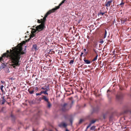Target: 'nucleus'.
I'll list each match as a JSON object with an SVG mask.
<instances>
[{"instance_id":"1","label":"nucleus","mask_w":131,"mask_h":131,"mask_svg":"<svg viewBox=\"0 0 131 131\" xmlns=\"http://www.w3.org/2000/svg\"><path fill=\"white\" fill-rule=\"evenodd\" d=\"M13 50L10 49V51L8 50L6 51V53L8 54L7 58H9L13 63L12 66L14 68L15 66L19 65L20 59L21 55L25 53V50H23V48L21 46H18L13 48Z\"/></svg>"},{"instance_id":"2","label":"nucleus","mask_w":131,"mask_h":131,"mask_svg":"<svg viewBox=\"0 0 131 131\" xmlns=\"http://www.w3.org/2000/svg\"><path fill=\"white\" fill-rule=\"evenodd\" d=\"M66 0H63L62 2L59 4L58 6H56L55 8H53L52 9L49 10L46 14L44 17L43 19H41L42 20V24L45 25V22L46 20V18L51 13L54 12L57 9H59L60 8V6L63 3H64Z\"/></svg>"},{"instance_id":"3","label":"nucleus","mask_w":131,"mask_h":131,"mask_svg":"<svg viewBox=\"0 0 131 131\" xmlns=\"http://www.w3.org/2000/svg\"><path fill=\"white\" fill-rule=\"evenodd\" d=\"M36 26V25H35L33 26V28L35 27V29H32V31H31L32 33H35L38 31L37 32V33L38 32L43 30L45 27V25L42 24H41L35 27Z\"/></svg>"},{"instance_id":"4","label":"nucleus","mask_w":131,"mask_h":131,"mask_svg":"<svg viewBox=\"0 0 131 131\" xmlns=\"http://www.w3.org/2000/svg\"><path fill=\"white\" fill-rule=\"evenodd\" d=\"M73 103V102L72 101L71 103L70 104L65 103L61 105V110L63 111H66L70 109L72 106V105Z\"/></svg>"},{"instance_id":"5","label":"nucleus","mask_w":131,"mask_h":131,"mask_svg":"<svg viewBox=\"0 0 131 131\" xmlns=\"http://www.w3.org/2000/svg\"><path fill=\"white\" fill-rule=\"evenodd\" d=\"M123 98V95L122 93H120L116 95V99L119 101L122 99Z\"/></svg>"},{"instance_id":"6","label":"nucleus","mask_w":131,"mask_h":131,"mask_svg":"<svg viewBox=\"0 0 131 131\" xmlns=\"http://www.w3.org/2000/svg\"><path fill=\"white\" fill-rule=\"evenodd\" d=\"M59 126L60 127H63L65 128L67 127V124L66 123L63 122L60 124L59 125Z\"/></svg>"},{"instance_id":"7","label":"nucleus","mask_w":131,"mask_h":131,"mask_svg":"<svg viewBox=\"0 0 131 131\" xmlns=\"http://www.w3.org/2000/svg\"><path fill=\"white\" fill-rule=\"evenodd\" d=\"M112 2V0H111L108 1L106 3L105 6H106L107 7H109Z\"/></svg>"},{"instance_id":"8","label":"nucleus","mask_w":131,"mask_h":131,"mask_svg":"<svg viewBox=\"0 0 131 131\" xmlns=\"http://www.w3.org/2000/svg\"><path fill=\"white\" fill-rule=\"evenodd\" d=\"M41 99L42 100H44V101L46 102L49 101V99L48 98L44 95L42 96V97Z\"/></svg>"},{"instance_id":"9","label":"nucleus","mask_w":131,"mask_h":131,"mask_svg":"<svg viewBox=\"0 0 131 131\" xmlns=\"http://www.w3.org/2000/svg\"><path fill=\"white\" fill-rule=\"evenodd\" d=\"M32 49V50H34L35 51H37V50H38L37 46V45L36 44L33 45Z\"/></svg>"},{"instance_id":"10","label":"nucleus","mask_w":131,"mask_h":131,"mask_svg":"<svg viewBox=\"0 0 131 131\" xmlns=\"http://www.w3.org/2000/svg\"><path fill=\"white\" fill-rule=\"evenodd\" d=\"M41 90H47L49 89V86H45L42 87L41 88Z\"/></svg>"},{"instance_id":"11","label":"nucleus","mask_w":131,"mask_h":131,"mask_svg":"<svg viewBox=\"0 0 131 131\" xmlns=\"http://www.w3.org/2000/svg\"><path fill=\"white\" fill-rule=\"evenodd\" d=\"M47 108H50L51 106V104L50 103L49 101L47 102Z\"/></svg>"},{"instance_id":"12","label":"nucleus","mask_w":131,"mask_h":131,"mask_svg":"<svg viewBox=\"0 0 131 131\" xmlns=\"http://www.w3.org/2000/svg\"><path fill=\"white\" fill-rule=\"evenodd\" d=\"M121 23L123 24H124L125 22L127 21V19L126 18L125 19L122 18L121 19Z\"/></svg>"},{"instance_id":"13","label":"nucleus","mask_w":131,"mask_h":131,"mask_svg":"<svg viewBox=\"0 0 131 131\" xmlns=\"http://www.w3.org/2000/svg\"><path fill=\"white\" fill-rule=\"evenodd\" d=\"M85 63L87 64H89L91 63V62L88 60H86L85 58L83 59Z\"/></svg>"},{"instance_id":"14","label":"nucleus","mask_w":131,"mask_h":131,"mask_svg":"<svg viewBox=\"0 0 131 131\" xmlns=\"http://www.w3.org/2000/svg\"><path fill=\"white\" fill-rule=\"evenodd\" d=\"M39 114L37 113V115L34 116L33 118L34 119H37L39 118Z\"/></svg>"},{"instance_id":"15","label":"nucleus","mask_w":131,"mask_h":131,"mask_svg":"<svg viewBox=\"0 0 131 131\" xmlns=\"http://www.w3.org/2000/svg\"><path fill=\"white\" fill-rule=\"evenodd\" d=\"M48 90H45V91H41V93H43L44 94H46L47 95H48V93L47 92V91H48Z\"/></svg>"},{"instance_id":"16","label":"nucleus","mask_w":131,"mask_h":131,"mask_svg":"<svg viewBox=\"0 0 131 131\" xmlns=\"http://www.w3.org/2000/svg\"><path fill=\"white\" fill-rule=\"evenodd\" d=\"M93 46L94 47L96 48L97 45V42L96 41H94L93 42Z\"/></svg>"},{"instance_id":"17","label":"nucleus","mask_w":131,"mask_h":131,"mask_svg":"<svg viewBox=\"0 0 131 131\" xmlns=\"http://www.w3.org/2000/svg\"><path fill=\"white\" fill-rule=\"evenodd\" d=\"M2 104H4L5 102L6 101V100L4 99V97L3 96L2 97Z\"/></svg>"},{"instance_id":"18","label":"nucleus","mask_w":131,"mask_h":131,"mask_svg":"<svg viewBox=\"0 0 131 131\" xmlns=\"http://www.w3.org/2000/svg\"><path fill=\"white\" fill-rule=\"evenodd\" d=\"M8 56V54L6 53H5L3 54V55L2 56V58H4L5 57H6L7 58V56Z\"/></svg>"},{"instance_id":"19","label":"nucleus","mask_w":131,"mask_h":131,"mask_svg":"<svg viewBox=\"0 0 131 131\" xmlns=\"http://www.w3.org/2000/svg\"><path fill=\"white\" fill-rule=\"evenodd\" d=\"M28 91L30 94H32L34 92V90H31L29 89L28 90Z\"/></svg>"},{"instance_id":"20","label":"nucleus","mask_w":131,"mask_h":131,"mask_svg":"<svg viewBox=\"0 0 131 131\" xmlns=\"http://www.w3.org/2000/svg\"><path fill=\"white\" fill-rule=\"evenodd\" d=\"M97 56H98V55H97H97H96V56L92 60V61H95L97 59Z\"/></svg>"},{"instance_id":"21","label":"nucleus","mask_w":131,"mask_h":131,"mask_svg":"<svg viewBox=\"0 0 131 131\" xmlns=\"http://www.w3.org/2000/svg\"><path fill=\"white\" fill-rule=\"evenodd\" d=\"M123 1L122 0V1L121 3L119 4L121 6V7H123V5H124V3L123 2Z\"/></svg>"},{"instance_id":"22","label":"nucleus","mask_w":131,"mask_h":131,"mask_svg":"<svg viewBox=\"0 0 131 131\" xmlns=\"http://www.w3.org/2000/svg\"><path fill=\"white\" fill-rule=\"evenodd\" d=\"M74 61V60H71L69 62V63L70 64H73Z\"/></svg>"},{"instance_id":"23","label":"nucleus","mask_w":131,"mask_h":131,"mask_svg":"<svg viewBox=\"0 0 131 131\" xmlns=\"http://www.w3.org/2000/svg\"><path fill=\"white\" fill-rule=\"evenodd\" d=\"M50 52H51V53H52H52H55V51H53V50L52 49H49V52L50 53Z\"/></svg>"},{"instance_id":"24","label":"nucleus","mask_w":131,"mask_h":131,"mask_svg":"<svg viewBox=\"0 0 131 131\" xmlns=\"http://www.w3.org/2000/svg\"><path fill=\"white\" fill-rule=\"evenodd\" d=\"M73 119L72 118H71L69 119V121H70L71 124H72V122L73 121Z\"/></svg>"},{"instance_id":"25","label":"nucleus","mask_w":131,"mask_h":131,"mask_svg":"<svg viewBox=\"0 0 131 131\" xmlns=\"http://www.w3.org/2000/svg\"><path fill=\"white\" fill-rule=\"evenodd\" d=\"M64 117L65 119H66L69 118V116L68 115H66L64 116Z\"/></svg>"},{"instance_id":"26","label":"nucleus","mask_w":131,"mask_h":131,"mask_svg":"<svg viewBox=\"0 0 131 131\" xmlns=\"http://www.w3.org/2000/svg\"><path fill=\"white\" fill-rule=\"evenodd\" d=\"M96 121V120H93L90 121V123L92 124L94 123Z\"/></svg>"},{"instance_id":"27","label":"nucleus","mask_w":131,"mask_h":131,"mask_svg":"<svg viewBox=\"0 0 131 131\" xmlns=\"http://www.w3.org/2000/svg\"><path fill=\"white\" fill-rule=\"evenodd\" d=\"M95 126H93L91 128V130H94L95 129Z\"/></svg>"},{"instance_id":"28","label":"nucleus","mask_w":131,"mask_h":131,"mask_svg":"<svg viewBox=\"0 0 131 131\" xmlns=\"http://www.w3.org/2000/svg\"><path fill=\"white\" fill-rule=\"evenodd\" d=\"M34 89L36 91H37L38 90V88L37 87H36Z\"/></svg>"},{"instance_id":"29","label":"nucleus","mask_w":131,"mask_h":131,"mask_svg":"<svg viewBox=\"0 0 131 131\" xmlns=\"http://www.w3.org/2000/svg\"><path fill=\"white\" fill-rule=\"evenodd\" d=\"M105 13H102L101 12H100L99 14L98 15L99 16L100 15H103Z\"/></svg>"},{"instance_id":"30","label":"nucleus","mask_w":131,"mask_h":131,"mask_svg":"<svg viewBox=\"0 0 131 131\" xmlns=\"http://www.w3.org/2000/svg\"><path fill=\"white\" fill-rule=\"evenodd\" d=\"M107 33L106 31V30H105V34H104V38H105L106 37V36Z\"/></svg>"},{"instance_id":"31","label":"nucleus","mask_w":131,"mask_h":131,"mask_svg":"<svg viewBox=\"0 0 131 131\" xmlns=\"http://www.w3.org/2000/svg\"><path fill=\"white\" fill-rule=\"evenodd\" d=\"M92 124L90 122V123L87 127L86 129H87L89 128L91 126Z\"/></svg>"},{"instance_id":"32","label":"nucleus","mask_w":131,"mask_h":131,"mask_svg":"<svg viewBox=\"0 0 131 131\" xmlns=\"http://www.w3.org/2000/svg\"><path fill=\"white\" fill-rule=\"evenodd\" d=\"M42 20H41H41H40L39 19H38L37 22L39 23H41V24H42Z\"/></svg>"},{"instance_id":"33","label":"nucleus","mask_w":131,"mask_h":131,"mask_svg":"<svg viewBox=\"0 0 131 131\" xmlns=\"http://www.w3.org/2000/svg\"><path fill=\"white\" fill-rule=\"evenodd\" d=\"M42 94V93H41V91L39 93H36V95L37 96H38V95H41Z\"/></svg>"},{"instance_id":"34","label":"nucleus","mask_w":131,"mask_h":131,"mask_svg":"<svg viewBox=\"0 0 131 131\" xmlns=\"http://www.w3.org/2000/svg\"><path fill=\"white\" fill-rule=\"evenodd\" d=\"M4 86L2 85L1 86V89L2 90V91H3V88L4 87Z\"/></svg>"},{"instance_id":"35","label":"nucleus","mask_w":131,"mask_h":131,"mask_svg":"<svg viewBox=\"0 0 131 131\" xmlns=\"http://www.w3.org/2000/svg\"><path fill=\"white\" fill-rule=\"evenodd\" d=\"M11 117H12V118H14L15 117L12 114H11Z\"/></svg>"},{"instance_id":"36","label":"nucleus","mask_w":131,"mask_h":131,"mask_svg":"<svg viewBox=\"0 0 131 131\" xmlns=\"http://www.w3.org/2000/svg\"><path fill=\"white\" fill-rule=\"evenodd\" d=\"M33 33H32L33 34ZM35 36V35L34 34H32L30 36V38L31 37H33Z\"/></svg>"},{"instance_id":"37","label":"nucleus","mask_w":131,"mask_h":131,"mask_svg":"<svg viewBox=\"0 0 131 131\" xmlns=\"http://www.w3.org/2000/svg\"><path fill=\"white\" fill-rule=\"evenodd\" d=\"M43 69H44V70H47V67H44L43 68Z\"/></svg>"},{"instance_id":"38","label":"nucleus","mask_w":131,"mask_h":131,"mask_svg":"<svg viewBox=\"0 0 131 131\" xmlns=\"http://www.w3.org/2000/svg\"><path fill=\"white\" fill-rule=\"evenodd\" d=\"M4 59V58H3L2 57H1L0 58V61H2L3 59Z\"/></svg>"},{"instance_id":"39","label":"nucleus","mask_w":131,"mask_h":131,"mask_svg":"<svg viewBox=\"0 0 131 131\" xmlns=\"http://www.w3.org/2000/svg\"><path fill=\"white\" fill-rule=\"evenodd\" d=\"M83 54V52H82L80 56V57L81 58L82 57V55Z\"/></svg>"},{"instance_id":"40","label":"nucleus","mask_w":131,"mask_h":131,"mask_svg":"<svg viewBox=\"0 0 131 131\" xmlns=\"http://www.w3.org/2000/svg\"><path fill=\"white\" fill-rule=\"evenodd\" d=\"M104 42V41L103 40H102L100 41V42L101 43H103Z\"/></svg>"},{"instance_id":"41","label":"nucleus","mask_w":131,"mask_h":131,"mask_svg":"<svg viewBox=\"0 0 131 131\" xmlns=\"http://www.w3.org/2000/svg\"><path fill=\"white\" fill-rule=\"evenodd\" d=\"M82 121V119H80V123H81Z\"/></svg>"},{"instance_id":"42","label":"nucleus","mask_w":131,"mask_h":131,"mask_svg":"<svg viewBox=\"0 0 131 131\" xmlns=\"http://www.w3.org/2000/svg\"><path fill=\"white\" fill-rule=\"evenodd\" d=\"M87 38H88L89 39L90 38V37H89V36H87Z\"/></svg>"},{"instance_id":"43","label":"nucleus","mask_w":131,"mask_h":131,"mask_svg":"<svg viewBox=\"0 0 131 131\" xmlns=\"http://www.w3.org/2000/svg\"><path fill=\"white\" fill-rule=\"evenodd\" d=\"M83 50L84 52H85L86 51V49H84Z\"/></svg>"},{"instance_id":"44","label":"nucleus","mask_w":131,"mask_h":131,"mask_svg":"<svg viewBox=\"0 0 131 131\" xmlns=\"http://www.w3.org/2000/svg\"><path fill=\"white\" fill-rule=\"evenodd\" d=\"M94 52L96 54V55H97V51H95Z\"/></svg>"},{"instance_id":"45","label":"nucleus","mask_w":131,"mask_h":131,"mask_svg":"<svg viewBox=\"0 0 131 131\" xmlns=\"http://www.w3.org/2000/svg\"><path fill=\"white\" fill-rule=\"evenodd\" d=\"M7 103V104H8V105H10V103H8H8Z\"/></svg>"},{"instance_id":"46","label":"nucleus","mask_w":131,"mask_h":131,"mask_svg":"<svg viewBox=\"0 0 131 131\" xmlns=\"http://www.w3.org/2000/svg\"><path fill=\"white\" fill-rule=\"evenodd\" d=\"M16 97H17V98H18V99H19V98L18 95L17 96H16Z\"/></svg>"},{"instance_id":"47","label":"nucleus","mask_w":131,"mask_h":131,"mask_svg":"<svg viewBox=\"0 0 131 131\" xmlns=\"http://www.w3.org/2000/svg\"><path fill=\"white\" fill-rule=\"evenodd\" d=\"M1 82L2 83H4V84H5V82H2V81H1Z\"/></svg>"},{"instance_id":"48","label":"nucleus","mask_w":131,"mask_h":131,"mask_svg":"<svg viewBox=\"0 0 131 131\" xmlns=\"http://www.w3.org/2000/svg\"><path fill=\"white\" fill-rule=\"evenodd\" d=\"M109 91H110L109 90H107V92L108 93V92H109Z\"/></svg>"},{"instance_id":"49","label":"nucleus","mask_w":131,"mask_h":131,"mask_svg":"<svg viewBox=\"0 0 131 131\" xmlns=\"http://www.w3.org/2000/svg\"><path fill=\"white\" fill-rule=\"evenodd\" d=\"M66 131H69V130H68V129H66Z\"/></svg>"},{"instance_id":"50","label":"nucleus","mask_w":131,"mask_h":131,"mask_svg":"<svg viewBox=\"0 0 131 131\" xmlns=\"http://www.w3.org/2000/svg\"><path fill=\"white\" fill-rule=\"evenodd\" d=\"M93 51H94V52H95V51H96L95 49H93Z\"/></svg>"},{"instance_id":"51","label":"nucleus","mask_w":131,"mask_h":131,"mask_svg":"<svg viewBox=\"0 0 131 131\" xmlns=\"http://www.w3.org/2000/svg\"><path fill=\"white\" fill-rule=\"evenodd\" d=\"M88 53V52H86L85 53L86 54H87V53Z\"/></svg>"},{"instance_id":"52","label":"nucleus","mask_w":131,"mask_h":131,"mask_svg":"<svg viewBox=\"0 0 131 131\" xmlns=\"http://www.w3.org/2000/svg\"><path fill=\"white\" fill-rule=\"evenodd\" d=\"M32 131H35V130L34 129H33Z\"/></svg>"},{"instance_id":"53","label":"nucleus","mask_w":131,"mask_h":131,"mask_svg":"<svg viewBox=\"0 0 131 131\" xmlns=\"http://www.w3.org/2000/svg\"><path fill=\"white\" fill-rule=\"evenodd\" d=\"M130 90H131V88H130Z\"/></svg>"}]
</instances>
